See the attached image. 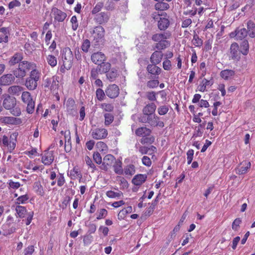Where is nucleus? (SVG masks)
<instances>
[{
  "instance_id": "nucleus-43",
  "label": "nucleus",
  "mask_w": 255,
  "mask_h": 255,
  "mask_svg": "<svg viewBox=\"0 0 255 255\" xmlns=\"http://www.w3.org/2000/svg\"><path fill=\"white\" fill-rule=\"evenodd\" d=\"M104 118L105 125L107 126L111 125L113 123L114 119L113 115L109 113L105 114Z\"/></svg>"
},
{
  "instance_id": "nucleus-54",
  "label": "nucleus",
  "mask_w": 255,
  "mask_h": 255,
  "mask_svg": "<svg viewBox=\"0 0 255 255\" xmlns=\"http://www.w3.org/2000/svg\"><path fill=\"white\" fill-rule=\"evenodd\" d=\"M90 47V42L88 39H85L82 45V49L85 52H87Z\"/></svg>"
},
{
  "instance_id": "nucleus-39",
  "label": "nucleus",
  "mask_w": 255,
  "mask_h": 255,
  "mask_svg": "<svg viewBox=\"0 0 255 255\" xmlns=\"http://www.w3.org/2000/svg\"><path fill=\"white\" fill-rule=\"evenodd\" d=\"M15 211L18 217L22 218H24L26 212V209L25 207L18 205L15 207Z\"/></svg>"
},
{
  "instance_id": "nucleus-19",
  "label": "nucleus",
  "mask_w": 255,
  "mask_h": 255,
  "mask_svg": "<svg viewBox=\"0 0 255 255\" xmlns=\"http://www.w3.org/2000/svg\"><path fill=\"white\" fill-rule=\"evenodd\" d=\"M15 80V77L11 74L3 75L0 77V85L3 86L9 85Z\"/></svg>"
},
{
  "instance_id": "nucleus-7",
  "label": "nucleus",
  "mask_w": 255,
  "mask_h": 255,
  "mask_svg": "<svg viewBox=\"0 0 255 255\" xmlns=\"http://www.w3.org/2000/svg\"><path fill=\"white\" fill-rule=\"evenodd\" d=\"M44 86L52 91H55L58 89L59 81L57 77H52L50 78H46L44 80Z\"/></svg>"
},
{
  "instance_id": "nucleus-13",
  "label": "nucleus",
  "mask_w": 255,
  "mask_h": 255,
  "mask_svg": "<svg viewBox=\"0 0 255 255\" xmlns=\"http://www.w3.org/2000/svg\"><path fill=\"white\" fill-rule=\"evenodd\" d=\"M91 59L93 63L99 65L106 60V57L103 53L97 52L92 54Z\"/></svg>"
},
{
  "instance_id": "nucleus-49",
  "label": "nucleus",
  "mask_w": 255,
  "mask_h": 255,
  "mask_svg": "<svg viewBox=\"0 0 255 255\" xmlns=\"http://www.w3.org/2000/svg\"><path fill=\"white\" fill-rule=\"evenodd\" d=\"M101 108L106 112H112L114 110V106L111 104L103 103L101 104Z\"/></svg>"
},
{
  "instance_id": "nucleus-60",
  "label": "nucleus",
  "mask_w": 255,
  "mask_h": 255,
  "mask_svg": "<svg viewBox=\"0 0 255 255\" xmlns=\"http://www.w3.org/2000/svg\"><path fill=\"white\" fill-rule=\"evenodd\" d=\"M34 252L33 246H29L24 250V255H32Z\"/></svg>"
},
{
  "instance_id": "nucleus-18",
  "label": "nucleus",
  "mask_w": 255,
  "mask_h": 255,
  "mask_svg": "<svg viewBox=\"0 0 255 255\" xmlns=\"http://www.w3.org/2000/svg\"><path fill=\"white\" fill-rule=\"evenodd\" d=\"M52 13L54 16V19L59 22L63 21L67 16L65 12H63L56 7H53L52 9Z\"/></svg>"
},
{
  "instance_id": "nucleus-1",
  "label": "nucleus",
  "mask_w": 255,
  "mask_h": 255,
  "mask_svg": "<svg viewBox=\"0 0 255 255\" xmlns=\"http://www.w3.org/2000/svg\"><path fill=\"white\" fill-rule=\"evenodd\" d=\"M171 34L169 31H166L154 34L151 39L156 42L155 47L158 50H163L170 45V42L167 40L171 37Z\"/></svg>"
},
{
  "instance_id": "nucleus-11",
  "label": "nucleus",
  "mask_w": 255,
  "mask_h": 255,
  "mask_svg": "<svg viewBox=\"0 0 255 255\" xmlns=\"http://www.w3.org/2000/svg\"><path fill=\"white\" fill-rule=\"evenodd\" d=\"M92 35L96 42H98L104 38L105 29L102 26H96L94 28Z\"/></svg>"
},
{
  "instance_id": "nucleus-10",
  "label": "nucleus",
  "mask_w": 255,
  "mask_h": 255,
  "mask_svg": "<svg viewBox=\"0 0 255 255\" xmlns=\"http://www.w3.org/2000/svg\"><path fill=\"white\" fill-rule=\"evenodd\" d=\"M241 53L239 44L236 42L233 43L230 46V57L233 60L238 61L240 58Z\"/></svg>"
},
{
  "instance_id": "nucleus-5",
  "label": "nucleus",
  "mask_w": 255,
  "mask_h": 255,
  "mask_svg": "<svg viewBox=\"0 0 255 255\" xmlns=\"http://www.w3.org/2000/svg\"><path fill=\"white\" fill-rule=\"evenodd\" d=\"M63 66L66 70H69L72 66L74 56L72 51L69 47L63 49L62 53Z\"/></svg>"
},
{
  "instance_id": "nucleus-31",
  "label": "nucleus",
  "mask_w": 255,
  "mask_h": 255,
  "mask_svg": "<svg viewBox=\"0 0 255 255\" xmlns=\"http://www.w3.org/2000/svg\"><path fill=\"white\" fill-rule=\"evenodd\" d=\"M98 67L99 71L103 73H107L112 68L111 64L109 62H103Z\"/></svg>"
},
{
  "instance_id": "nucleus-34",
  "label": "nucleus",
  "mask_w": 255,
  "mask_h": 255,
  "mask_svg": "<svg viewBox=\"0 0 255 255\" xmlns=\"http://www.w3.org/2000/svg\"><path fill=\"white\" fill-rule=\"evenodd\" d=\"M240 47L241 53L243 55H246L248 53L249 49V44L248 40H244L240 44Z\"/></svg>"
},
{
  "instance_id": "nucleus-8",
  "label": "nucleus",
  "mask_w": 255,
  "mask_h": 255,
  "mask_svg": "<svg viewBox=\"0 0 255 255\" xmlns=\"http://www.w3.org/2000/svg\"><path fill=\"white\" fill-rule=\"evenodd\" d=\"M110 17V13L103 11L96 14L94 17V20L99 24H104L108 22Z\"/></svg>"
},
{
  "instance_id": "nucleus-40",
  "label": "nucleus",
  "mask_w": 255,
  "mask_h": 255,
  "mask_svg": "<svg viewBox=\"0 0 255 255\" xmlns=\"http://www.w3.org/2000/svg\"><path fill=\"white\" fill-rule=\"evenodd\" d=\"M213 84V82L210 80H208L204 78L201 83V84L199 86V90L200 92H204L206 91V87L208 85H212Z\"/></svg>"
},
{
  "instance_id": "nucleus-22",
  "label": "nucleus",
  "mask_w": 255,
  "mask_h": 255,
  "mask_svg": "<svg viewBox=\"0 0 255 255\" xmlns=\"http://www.w3.org/2000/svg\"><path fill=\"white\" fill-rule=\"evenodd\" d=\"M156 109V106L155 105V104L152 103L147 104L146 106H145L143 110H142V113L143 115L146 116H149L150 115H153Z\"/></svg>"
},
{
  "instance_id": "nucleus-6",
  "label": "nucleus",
  "mask_w": 255,
  "mask_h": 255,
  "mask_svg": "<svg viewBox=\"0 0 255 255\" xmlns=\"http://www.w3.org/2000/svg\"><path fill=\"white\" fill-rule=\"evenodd\" d=\"M21 100L23 103L27 105L26 111L29 114H32L34 112L35 102L29 92H23L21 95Z\"/></svg>"
},
{
  "instance_id": "nucleus-38",
  "label": "nucleus",
  "mask_w": 255,
  "mask_h": 255,
  "mask_svg": "<svg viewBox=\"0 0 255 255\" xmlns=\"http://www.w3.org/2000/svg\"><path fill=\"white\" fill-rule=\"evenodd\" d=\"M22 87L19 86H12L8 88V92L12 95H19L22 91Z\"/></svg>"
},
{
  "instance_id": "nucleus-36",
  "label": "nucleus",
  "mask_w": 255,
  "mask_h": 255,
  "mask_svg": "<svg viewBox=\"0 0 255 255\" xmlns=\"http://www.w3.org/2000/svg\"><path fill=\"white\" fill-rule=\"evenodd\" d=\"M235 75V72L232 70H224L221 72V76L225 80H228Z\"/></svg>"
},
{
  "instance_id": "nucleus-51",
  "label": "nucleus",
  "mask_w": 255,
  "mask_h": 255,
  "mask_svg": "<svg viewBox=\"0 0 255 255\" xmlns=\"http://www.w3.org/2000/svg\"><path fill=\"white\" fill-rule=\"evenodd\" d=\"M132 211V208H131V207L130 206H128V207L127 208H125V209H124L123 210H122L118 214V217H119V218H120V217L121 218H123V217L128 214V213H130Z\"/></svg>"
},
{
  "instance_id": "nucleus-33",
  "label": "nucleus",
  "mask_w": 255,
  "mask_h": 255,
  "mask_svg": "<svg viewBox=\"0 0 255 255\" xmlns=\"http://www.w3.org/2000/svg\"><path fill=\"white\" fill-rule=\"evenodd\" d=\"M155 9L157 10H165L169 8V5L163 1H158L154 5Z\"/></svg>"
},
{
  "instance_id": "nucleus-58",
  "label": "nucleus",
  "mask_w": 255,
  "mask_h": 255,
  "mask_svg": "<svg viewBox=\"0 0 255 255\" xmlns=\"http://www.w3.org/2000/svg\"><path fill=\"white\" fill-rule=\"evenodd\" d=\"M242 221L240 218L236 219L232 224V229L234 231H237L238 230V228L241 223Z\"/></svg>"
},
{
  "instance_id": "nucleus-17",
  "label": "nucleus",
  "mask_w": 255,
  "mask_h": 255,
  "mask_svg": "<svg viewBox=\"0 0 255 255\" xmlns=\"http://www.w3.org/2000/svg\"><path fill=\"white\" fill-rule=\"evenodd\" d=\"M53 152L45 150L42 156V162L46 165H50L54 160Z\"/></svg>"
},
{
  "instance_id": "nucleus-46",
  "label": "nucleus",
  "mask_w": 255,
  "mask_h": 255,
  "mask_svg": "<svg viewBox=\"0 0 255 255\" xmlns=\"http://www.w3.org/2000/svg\"><path fill=\"white\" fill-rule=\"evenodd\" d=\"M47 60L48 64L52 67H54L57 64L56 58L53 55H48L47 57Z\"/></svg>"
},
{
  "instance_id": "nucleus-4",
  "label": "nucleus",
  "mask_w": 255,
  "mask_h": 255,
  "mask_svg": "<svg viewBox=\"0 0 255 255\" xmlns=\"http://www.w3.org/2000/svg\"><path fill=\"white\" fill-rule=\"evenodd\" d=\"M34 64L31 63L23 61L19 63L18 68L13 71V74L16 78H22L26 74V72L33 68Z\"/></svg>"
},
{
  "instance_id": "nucleus-47",
  "label": "nucleus",
  "mask_w": 255,
  "mask_h": 255,
  "mask_svg": "<svg viewBox=\"0 0 255 255\" xmlns=\"http://www.w3.org/2000/svg\"><path fill=\"white\" fill-rule=\"evenodd\" d=\"M65 183V179L64 174L59 173L57 175V185L59 187L62 186Z\"/></svg>"
},
{
  "instance_id": "nucleus-64",
  "label": "nucleus",
  "mask_w": 255,
  "mask_h": 255,
  "mask_svg": "<svg viewBox=\"0 0 255 255\" xmlns=\"http://www.w3.org/2000/svg\"><path fill=\"white\" fill-rule=\"evenodd\" d=\"M108 212L105 209H102L100 210L99 214L97 217V220H100L107 216Z\"/></svg>"
},
{
  "instance_id": "nucleus-28",
  "label": "nucleus",
  "mask_w": 255,
  "mask_h": 255,
  "mask_svg": "<svg viewBox=\"0 0 255 255\" xmlns=\"http://www.w3.org/2000/svg\"><path fill=\"white\" fill-rule=\"evenodd\" d=\"M113 165L114 170L116 173L118 174H122L123 173V169L122 167V162L120 159L116 160Z\"/></svg>"
},
{
  "instance_id": "nucleus-32",
  "label": "nucleus",
  "mask_w": 255,
  "mask_h": 255,
  "mask_svg": "<svg viewBox=\"0 0 255 255\" xmlns=\"http://www.w3.org/2000/svg\"><path fill=\"white\" fill-rule=\"evenodd\" d=\"M118 75V70L113 68L106 74V76L110 81L113 82L115 81Z\"/></svg>"
},
{
  "instance_id": "nucleus-50",
  "label": "nucleus",
  "mask_w": 255,
  "mask_h": 255,
  "mask_svg": "<svg viewBox=\"0 0 255 255\" xmlns=\"http://www.w3.org/2000/svg\"><path fill=\"white\" fill-rule=\"evenodd\" d=\"M34 188L35 189L37 193L40 195H43L44 191L42 185L39 182H35L34 185Z\"/></svg>"
},
{
  "instance_id": "nucleus-45",
  "label": "nucleus",
  "mask_w": 255,
  "mask_h": 255,
  "mask_svg": "<svg viewBox=\"0 0 255 255\" xmlns=\"http://www.w3.org/2000/svg\"><path fill=\"white\" fill-rule=\"evenodd\" d=\"M159 81L157 79H153L147 82L146 86L149 88H155L159 85Z\"/></svg>"
},
{
  "instance_id": "nucleus-41",
  "label": "nucleus",
  "mask_w": 255,
  "mask_h": 255,
  "mask_svg": "<svg viewBox=\"0 0 255 255\" xmlns=\"http://www.w3.org/2000/svg\"><path fill=\"white\" fill-rule=\"evenodd\" d=\"M251 164L250 162H247L245 163V166L239 167L237 168L238 173L243 174L247 172L248 169L250 168Z\"/></svg>"
},
{
  "instance_id": "nucleus-29",
  "label": "nucleus",
  "mask_w": 255,
  "mask_h": 255,
  "mask_svg": "<svg viewBox=\"0 0 255 255\" xmlns=\"http://www.w3.org/2000/svg\"><path fill=\"white\" fill-rule=\"evenodd\" d=\"M16 121H20V119L11 117H3L0 119V122L5 124H14Z\"/></svg>"
},
{
  "instance_id": "nucleus-23",
  "label": "nucleus",
  "mask_w": 255,
  "mask_h": 255,
  "mask_svg": "<svg viewBox=\"0 0 255 255\" xmlns=\"http://www.w3.org/2000/svg\"><path fill=\"white\" fill-rule=\"evenodd\" d=\"M237 40H242L248 36L247 30L245 27H239L236 29Z\"/></svg>"
},
{
  "instance_id": "nucleus-62",
  "label": "nucleus",
  "mask_w": 255,
  "mask_h": 255,
  "mask_svg": "<svg viewBox=\"0 0 255 255\" xmlns=\"http://www.w3.org/2000/svg\"><path fill=\"white\" fill-rule=\"evenodd\" d=\"M85 161H86V164L89 166L92 169H93V170H95L96 169V166L95 165V164L93 163L91 159L88 156H86L85 157Z\"/></svg>"
},
{
  "instance_id": "nucleus-14",
  "label": "nucleus",
  "mask_w": 255,
  "mask_h": 255,
  "mask_svg": "<svg viewBox=\"0 0 255 255\" xmlns=\"http://www.w3.org/2000/svg\"><path fill=\"white\" fill-rule=\"evenodd\" d=\"M91 134L94 139H100L107 136L108 131L105 128H96L92 130Z\"/></svg>"
},
{
  "instance_id": "nucleus-57",
  "label": "nucleus",
  "mask_w": 255,
  "mask_h": 255,
  "mask_svg": "<svg viewBox=\"0 0 255 255\" xmlns=\"http://www.w3.org/2000/svg\"><path fill=\"white\" fill-rule=\"evenodd\" d=\"M122 194V192H115L113 191H108L106 193L107 196L109 198H116L120 197Z\"/></svg>"
},
{
  "instance_id": "nucleus-16",
  "label": "nucleus",
  "mask_w": 255,
  "mask_h": 255,
  "mask_svg": "<svg viewBox=\"0 0 255 255\" xmlns=\"http://www.w3.org/2000/svg\"><path fill=\"white\" fill-rule=\"evenodd\" d=\"M106 94L110 98H115L119 95V88L115 84L110 85L106 90Z\"/></svg>"
},
{
  "instance_id": "nucleus-15",
  "label": "nucleus",
  "mask_w": 255,
  "mask_h": 255,
  "mask_svg": "<svg viewBox=\"0 0 255 255\" xmlns=\"http://www.w3.org/2000/svg\"><path fill=\"white\" fill-rule=\"evenodd\" d=\"M148 124L151 126L157 127L159 126L163 128L164 126V123L160 121V118L155 114L148 116Z\"/></svg>"
},
{
  "instance_id": "nucleus-52",
  "label": "nucleus",
  "mask_w": 255,
  "mask_h": 255,
  "mask_svg": "<svg viewBox=\"0 0 255 255\" xmlns=\"http://www.w3.org/2000/svg\"><path fill=\"white\" fill-rule=\"evenodd\" d=\"M93 159H94V160L95 161V162L98 164H102V156H101L100 154L97 152H95L94 154H93Z\"/></svg>"
},
{
  "instance_id": "nucleus-12",
  "label": "nucleus",
  "mask_w": 255,
  "mask_h": 255,
  "mask_svg": "<svg viewBox=\"0 0 255 255\" xmlns=\"http://www.w3.org/2000/svg\"><path fill=\"white\" fill-rule=\"evenodd\" d=\"M146 70L149 73L151 74L152 79H157L158 75L161 72V69L156 66V64H149L146 67Z\"/></svg>"
},
{
  "instance_id": "nucleus-35",
  "label": "nucleus",
  "mask_w": 255,
  "mask_h": 255,
  "mask_svg": "<svg viewBox=\"0 0 255 255\" xmlns=\"http://www.w3.org/2000/svg\"><path fill=\"white\" fill-rule=\"evenodd\" d=\"M155 138L152 135H145L142 137L140 141L142 144H151L154 142Z\"/></svg>"
},
{
  "instance_id": "nucleus-25",
  "label": "nucleus",
  "mask_w": 255,
  "mask_h": 255,
  "mask_svg": "<svg viewBox=\"0 0 255 255\" xmlns=\"http://www.w3.org/2000/svg\"><path fill=\"white\" fill-rule=\"evenodd\" d=\"M169 25V20L168 18L160 17L158 21V28L160 30H166Z\"/></svg>"
},
{
  "instance_id": "nucleus-56",
  "label": "nucleus",
  "mask_w": 255,
  "mask_h": 255,
  "mask_svg": "<svg viewBox=\"0 0 255 255\" xmlns=\"http://www.w3.org/2000/svg\"><path fill=\"white\" fill-rule=\"evenodd\" d=\"M146 96L149 101H154L156 100V93L154 91L146 92Z\"/></svg>"
},
{
  "instance_id": "nucleus-30",
  "label": "nucleus",
  "mask_w": 255,
  "mask_h": 255,
  "mask_svg": "<svg viewBox=\"0 0 255 255\" xmlns=\"http://www.w3.org/2000/svg\"><path fill=\"white\" fill-rule=\"evenodd\" d=\"M67 111L71 114H73L76 111L75 102L73 99H68L66 104Z\"/></svg>"
},
{
  "instance_id": "nucleus-24",
  "label": "nucleus",
  "mask_w": 255,
  "mask_h": 255,
  "mask_svg": "<svg viewBox=\"0 0 255 255\" xmlns=\"http://www.w3.org/2000/svg\"><path fill=\"white\" fill-rule=\"evenodd\" d=\"M248 35L251 38L255 37V23L252 20L248 21L247 23Z\"/></svg>"
},
{
  "instance_id": "nucleus-3",
  "label": "nucleus",
  "mask_w": 255,
  "mask_h": 255,
  "mask_svg": "<svg viewBox=\"0 0 255 255\" xmlns=\"http://www.w3.org/2000/svg\"><path fill=\"white\" fill-rule=\"evenodd\" d=\"M40 75V73L36 69L31 71L30 76L26 78L25 83V86L29 90H34L36 88Z\"/></svg>"
},
{
  "instance_id": "nucleus-55",
  "label": "nucleus",
  "mask_w": 255,
  "mask_h": 255,
  "mask_svg": "<svg viewBox=\"0 0 255 255\" xmlns=\"http://www.w3.org/2000/svg\"><path fill=\"white\" fill-rule=\"evenodd\" d=\"M105 96L104 91L99 88L96 91V97L99 101H102Z\"/></svg>"
},
{
  "instance_id": "nucleus-2",
  "label": "nucleus",
  "mask_w": 255,
  "mask_h": 255,
  "mask_svg": "<svg viewBox=\"0 0 255 255\" xmlns=\"http://www.w3.org/2000/svg\"><path fill=\"white\" fill-rule=\"evenodd\" d=\"M2 106L7 110H9L10 113L14 116H19L21 114L20 108L16 106L15 98L8 94L2 95Z\"/></svg>"
},
{
  "instance_id": "nucleus-42",
  "label": "nucleus",
  "mask_w": 255,
  "mask_h": 255,
  "mask_svg": "<svg viewBox=\"0 0 255 255\" xmlns=\"http://www.w3.org/2000/svg\"><path fill=\"white\" fill-rule=\"evenodd\" d=\"M124 172L126 175L131 176L135 173V167L133 164H129L125 167Z\"/></svg>"
},
{
  "instance_id": "nucleus-26",
  "label": "nucleus",
  "mask_w": 255,
  "mask_h": 255,
  "mask_svg": "<svg viewBox=\"0 0 255 255\" xmlns=\"http://www.w3.org/2000/svg\"><path fill=\"white\" fill-rule=\"evenodd\" d=\"M151 132V130L146 127L139 128L135 130V134L136 135L142 137L145 135H149Z\"/></svg>"
},
{
  "instance_id": "nucleus-9",
  "label": "nucleus",
  "mask_w": 255,
  "mask_h": 255,
  "mask_svg": "<svg viewBox=\"0 0 255 255\" xmlns=\"http://www.w3.org/2000/svg\"><path fill=\"white\" fill-rule=\"evenodd\" d=\"M115 160L116 158L113 155L110 154L106 155L103 158L102 164L100 167V169L104 171H107Z\"/></svg>"
},
{
  "instance_id": "nucleus-21",
  "label": "nucleus",
  "mask_w": 255,
  "mask_h": 255,
  "mask_svg": "<svg viewBox=\"0 0 255 255\" xmlns=\"http://www.w3.org/2000/svg\"><path fill=\"white\" fill-rule=\"evenodd\" d=\"M146 174H137L132 179V183L136 186H140L146 181Z\"/></svg>"
},
{
  "instance_id": "nucleus-63",
  "label": "nucleus",
  "mask_w": 255,
  "mask_h": 255,
  "mask_svg": "<svg viewBox=\"0 0 255 255\" xmlns=\"http://www.w3.org/2000/svg\"><path fill=\"white\" fill-rule=\"evenodd\" d=\"M142 163L143 165L150 166L151 165V161L149 157L147 156H143L142 158Z\"/></svg>"
},
{
  "instance_id": "nucleus-53",
  "label": "nucleus",
  "mask_w": 255,
  "mask_h": 255,
  "mask_svg": "<svg viewBox=\"0 0 255 255\" xmlns=\"http://www.w3.org/2000/svg\"><path fill=\"white\" fill-rule=\"evenodd\" d=\"M157 110H158V113L159 114V115H164L166 113H167V112H168L169 108H168V107L167 106H160L158 108Z\"/></svg>"
},
{
  "instance_id": "nucleus-44",
  "label": "nucleus",
  "mask_w": 255,
  "mask_h": 255,
  "mask_svg": "<svg viewBox=\"0 0 255 255\" xmlns=\"http://www.w3.org/2000/svg\"><path fill=\"white\" fill-rule=\"evenodd\" d=\"M192 43L194 45L197 47H201L203 45L202 40L199 38L198 35L194 32Z\"/></svg>"
},
{
  "instance_id": "nucleus-59",
  "label": "nucleus",
  "mask_w": 255,
  "mask_h": 255,
  "mask_svg": "<svg viewBox=\"0 0 255 255\" xmlns=\"http://www.w3.org/2000/svg\"><path fill=\"white\" fill-rule=\"evenodd\" d=\"M194 155V150L193 149H189L187 152V159L188 164H190L192 160Z\"/></svg>"
},
{
  "instance_id": "nucleus-48",
  "label": "nucleus",
  "mask_w": 255,
  "mask_h": 255,
  "mask_svg": "<svg viewBox=\"0 0 255 255\" xmlns=\"http://www.w3.org/2000/svg\"><path fill=\"white\" fill-rule=\"evenodd\" d=\"M70 175L72 176V178L75 179L76 178H81L82 175L81 173L78 171V169L75 167L73 168L70 172Z\"/></svg>"
},
{
  "instance_id": "nucleus-61",
  "label": "nucleus",
  "mask_w": 255,
  "mask_h": 255,
  "mask_svg": "<svg viewBox=\"0 0 255 255\" xmlns=\"http://www.w3.org/2000/svg\"><path fill=\"white\" fill-rule=\"evenodd\" d=\"M96 146L101 151H105L107 148L106 144L102 141L98 142L96 144Z\"/></svg>"
},
{
  "instance_id": "nucleus-37",
  "label": "nucleus",
  "mask_w": 255,
  "mask_h": 255,
  "mask_svg": "<svg viewBox=\"0 0 255 255\" xmlns=\"http://www.w3.org/2000/svg\"><path fill=\"white\" fill-rule=\"evenodd\" d=\"M104 2L100 1L97 2L96 5L94 6L93 9L91 11V14L95 16L96 14L99 13V12L102 10L103 7H104Z\"/></svg>"
},
{
  "instance_id": "nucleus-27",
  "label": "nucleus",
  "mask_w": 255,
  "mask_h": 255,
  "mask_svg": "<svg viewBox=\"0 0 255 255\" xmlns=\"http://www.w3.org/2000/svg\"><path fill=\"white\" fill-rule=\"evenodd\" d=\"M22 58L23 57L22 54L19 53H16L8 61V64L10 66H13L15 64L20 62L22 60Z\"/></svg>"
},
{
  "instance_id": "nucleus-20",
  "label": "nucleus",
  "mask_w": 255,
  "mask_h": 255,
  "mask_svg": "<svg viewBox=\"0 0 255 255\" xmlns=\"http://www.w3.org/2000/svg\"><path fill=\"white\" fill-rule=\"evenodd\" d=\"M160 50L154 51L150 57V62L152 64H157L159 63L163 57V53Z\"/></svg>"
}]
</instances>
